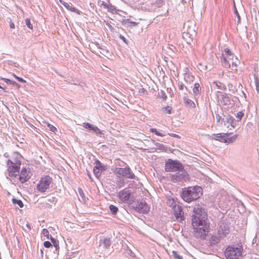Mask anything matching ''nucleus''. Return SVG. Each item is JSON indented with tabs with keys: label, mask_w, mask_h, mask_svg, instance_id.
Returning a JSON list of instances; mask_svg holds the SVG:
<instances>
[{
	"label": "nucleus",
	"mask_w": 259,
	"mask_h": 259,
	"mask_svg": "<svg viewBox=\"0 0 259 259\" xmlns=\"http://www.w3.org/2000/svg\"><path fill=\"white\" fill-rule=\"evenodd\" d=\"M203 194L202 188L198 186L184 188L181 196L184 201L190 203L199 198Z\"/></svg>",
	"instance_id": "f257e3e1"
},
{
	"label": "nucleus",
	"mask_w": 259,
	"mask_h": 259,
	"mask_svg": "<svg viewBox=\"0 0 259 259\" xmlns=\"http://www.w3.org/2000/svg\"><path fill=\"white\" fill-rule=\"evenodd\" d=\"M194 214L192 218V224L193 226H198L200 224L207 223L206 213L204 210L200 207H195L193 209Z\"/></svg>",
	"instance_id": "f03ea898"
},
{
	"label": "nucleus",
	"mask_w": 259,
	"mask_h": 259,
	"mask_svg": "<svg viewBox=\"0 0 259 259\" xmlns=\"http://www.w3.org/2000/svg\"><path fill=\"white\" fill-rule=\"evenodd\" d=\"M225 254L226 259H241L242 248L234 246H228Z\"/></svg>",
	"instance_id": "7ed1b4c3"
},
{
	"label": "nucleus",
	"mask_w": 259,
	"mask_h": 259,
	"mask_svg": "<svg viewBox=\"0 0 259 259\" xmlns=\"http://www.w3.org/2000/svg\"><path fill=\"white\" fill-rule=\"evenodd\" d=\"M53 183L52 178L49 176L42 177L36 185V190L41 193L46 192Z\"/></svg>",
	"instance_id": "20e7f679"
},
{
	"label": "nucleus",
	"mask_w": 259,
	"mask_h": 259,
	"mask_svg": "<svg viewBox=\"0 0 259 259\" xmlns=\"http://www.w3.org/2000/svg\"><path fill=\"white\" fill-rule=\"evenodd\" d=\"M189 179V174L184 168L178 170L177 172L170 176V180L173 183H184Z\"/></svg>",
	"instance_id": "39448f33"
},
{
	"label": "nucleus",
	"mask_w": 259,
	"mask_h": 259,
	"mask_svg": "<svg viewBox=\"0 0 259 259\" xmlns=\"http://www.w3.org/2000/svg\"><path fill=\"white\" fill-rule=\"evenodd\" d=\"M230 133H219L213 134V136L214 140L229 144L235 142L238 136L236 134L230 136Z\"/></svg>",
	"instance_id": "423d86ee"
},
{
	"label": "nucleus",
	"mask_w": 259,
	"mask_h": 259,
	"mask_svg": "<svg viewBox=\"0 0 259 259\" xmlns=\"http://www.w3.org/2000/svg\"><path fill=\"white\" fill-rule=\"evenodd\" d=\"M230 223L226 221H221L217 227V234L221 238H224L230 233Z\"/></svg>",
	"instance_id": "0eeeda50"
},
{
	"label": "nucleus",
	"mask_w": 259,
	"mask_h": 259,
	"mask_svg": "<svg viewBox=\"0 0 259 259\" xmlns=\"http://www.w3.org/2000/svg\"><path fill=\"white\" fill-rule=\"evenodd\" d=\"M184 168L183 164L177 160L169 159L165 164V170L166 172L176 171Z\"/></svg>",
	"instance_id": "6e6552de"
},
{
	"label": "nucleus",
	"mask_w": 259,
	"mask_h": 259,
	"mask_svg": "<svg viewBox=\"0 0 259 259\" xmlns=\"http://www.w3.org/2000/svg\"><path fill=\"white\" fill-rule=\"evenodd\" d=\"M195 236L202 239L205 238L209 229L207 223L200 224L198 226H193Z\"/></svg>",
	"instance_id": "1a4fd4ad"
},
{
	"label": "nucleus",
	"mask_w": 259,
	"mask_h": 259,
	"mask_svg": "<svg viewBox=\"0 0 259 259\" xmlns=\"http://www.w3.org/2000/svg\"><path fill=\"white\" fill-rule=\"evenodd\" d=\"M114 172L119 177L131 179L135 178L134 174L129 167H126L125 168L117 167L115 168Z\"/></svg>",
	"instance_id": "9d476101"
},
{
	"label": "nucleus",
	"mask_w": 259,
	"mask_h": 259,
	"mask_svg": "<svg viewBox=\"0 0 259 259\" xmlns=\"http://www.w3.org/2000/svg\"><path fill=\"white\" fill-rule=\"evenodd\" d=\"M20 166L16 164H13L11 163L7 162V170L9 177H16L19 176L20 172Z\"/></svg>",
	"instance_id": "9b49d317"
},
{
	"label": "nucleus",
	"mask_w": 259,
	"mask_h": 259,
	"mask_svg": "<svg viewBox=\"0 0 259 259\" xmlns=\"http://www.w3.org/2000/svg\"><path fill=\"white\" fill-rule=\"evenodd\" d=\"M31 175V174L28 167H23L19 175V181L21 183H24L30 179Z\"/></svg>",
	"instance_id": "f8f14e48"
},
{
	"label": "nucleus",
	"mask_w": 259,
	"mask_h": 259,
	"mask_svg": "<svg viewBox=\"0 0 259 259\" xmlns=\"http://www.w3.org/2000/svg\"><path fill=\"white\" fill-rule=\"evenodd\" d=\"M133 207L136 211L143 213H145L149 210L148 206L144 201H137Z\"/></svg>",
	"instance_id": "ddd939ff"
},
{
	"label": "nucleus",
	"mask_w": 259,
	"mask_h": 259,
	"mask_svg": "<svg viewBox=\"0 0 259 259\" xmlns=\"http://www.w3.org/2000/svg\"><path fill=\"white\" fill-rule=\"evenodd\" d=\"M22 157L18 152H14L13 153L11 158L7 161L8 162L11 163L13 164H16L18 165H21V160Z\"/></svg>",
	"instance_id": "4468645a"
},
{
	"label": "nucleus",
	"mask_w": 259,
	"mask_h": 259,
	"mask_svg": "<svg viewBox=\"0 0 259 259\" xmlns=\"http://www.w3.org/2000/svg\"><path fill=\"white\" fill-rule=\"evenodd\" d=\"M173 210L174 214L178 221L182 222L184 220V212L181 206L179 205L175 206Z\"/></svg>",
	"instance_id": "2eb2a0df"
},
{
	"label": "nucleus",
	"mask_w": 259,
	"mask_h": 259,
	"mask_svg": "<svg viewBox=\"0 0 259 259\" xmlns=\"http://www.w3.org/2000/svg\"><path fill=\"white\" fill-rule=\"evenodd\" d=\"M131 192L126 189H123L118 193V197L122 202H126L130 199Z\"/></svg>",
	"instance_id": "dca6fc26"
},
{
	"label": "nucleus",
	"mask_w": 259,
	"mask_h": 259,
	"mask_svg": "<svg viewBox=\"0 0 259 259\" xmlns=\"http://www.w3.org/2000/svg\"><path fill=\"white\" fill-rule=\"evenodd\" d=\"M105 169V166L102 164L99 161H96V165L93 169V172L96 177L98 178L100 176L101 172Z\"/></svg>",
	"instance_id": "f3484780"
},
{
	"label": "nucleus",
	"mask_w": 259,
	"mask_h": 259,
	"mask_svg": "<svg viewBox=\"0 0 259 259\" xmlns=\"http://www.w3.org/2000/svg\"><path fill=\"white\" fill-rule=\"evenodd\" d=\"M188 68H185V73H184V80L187 83H191L194 81V76L190 73L188 72Z\"/></svg>",
	"instance_id": "a211bd4d"
},
{
	"label": "nucleus",
	"mask_w": 259,
	"mask_h": 259,
	"mask_svg": "<svg viewBox=\"0 0 259 259\" xmlns=\"http://www.w3.org/2000/svg\"><path fill=\"white\" fill-rule=\"evenodd\" d=\"M220 101L222 104L226 105L230 104V100L227 94L223 93L221 94Z\"/></svg>",
	"instance_id": "6ab92c4d"
},
{
	"label": "nucleus",
	"mask_w": 259,
	"mask_h": 259,
	"mask_svg": "<svg viewBox=\"0 0 259 259\" xmlns=\"http://www.w3.org/2000/svg\"><path fill=\"white\" fill-rule=\"evenodd\" d=\"M221 238L219 235H212L210 238L209 242L211 245H216L220 242Z\"/></svg>",
	"instance_id": "aec40b11"
},
{
	"label": "nucleus",
	"mask_w": 259,
	"mask_h": 259,
	"mask_svg": "<svg viewBox=\"0 0 259 259\" xmlns=\"http://www.w3.org/2000/svg\"><path fill=\"white\" fill-rule=\"evenodd\" d=\"M100 245L103 244L104 248L107 249L110 246L111 241L110 238H104V239L100 240Z\"/></svg>",
	"instance_id": "412c9836"
},
{
	"label": "nucleus",
	"mask_w": 259,
	"mask_h": 259,
	"mask_svg": "<svg viewBox=\"0 0 259 259\" xmlns=\"http://www.w3.org/2000/svg\"><path fill=\"white\" fill-rule=\"evenodd\" d=\"M183 100L185 104H186V106L191 107L192 108H195V104L192 100L188 99L186 97H184Z\"/></svg>",
	"instance_id": "4be33fe9"
},
{
	"label": "nucleus",
	"mask_w": 259,
	"mask_h": 259,
	"mask_svg": "<svg viewBox=\"0 0 259 259\" xmlns=\"http://www.w3.org/2000/svg\"><path fill=\"white\" fill-rule=\"evenodd\" d=\"M99 53L106 57L109 58L111 56L110 52L105 48H99Z\"/></svg>",
	"instance_id": "5701e85b"
},
{
	"label": "nucleus",
	"mask_w": 259,
	"mask_h": 259,
	"mask_svg": "<svg viewBox=\"0 0 259 259\" xmlns=\"http://www.w3.org/2000/svg\"><path fill=\"white\" fill-rule=\"evenodd\" d=\"M221 61H222V64L224 67H225L226 68H229L230 67V64L231 63L230 62V61H229L227 59V57H225L224 56V54H222V57L221 58Z\"/></svg>",
	"instance_id": "b1692460"
},
{
	"label": "nucleus",
	"mask_w": 259,
	"mask_h": 259,
	"mask_svg": "<svg viewBox=\"0 0 259 259\" xmlns=\"http://www.w3.org/2000/svg\"><path fill=\"white\" fill-rule=\"evenodd\" d=\"M200 91V84L198 82L195 83L194 85V88L193 89V92L194 95V96L198 95Z\"/></svg>",
	"instance_id": "393cba45"
},
{
	"label": "nucleus",
	"mask_w": 259,
	"mask_h": 259,
	"mask_svg": "<svg viewBox=\"0 0 259 259\" xmlns=\"http://www.w3.org/2000/svg\"><path fill=\"white\" fill-rule=\"evenodd\" d=\"M227 122L229 123L233 128L236 126V121L234 118L231 116H229L227 118Z\"/></svg>",
	"instance_id": "a878e982"
},
{
	"label": "nucleus",
	"mask_w": 259,
	"mask_h": 259,
	"mask_svg": "<svg viewBox=\"0 0 259 259\" xmlns=\"http://www.w3.org/2000/svg\"><path fill=\"white\" fill-rule=\"evenodd\" d=\"M167 204L170 207L172 208V209L174 208L175 206H177L179 205H177L176 204V202L175 201V200L173 198H169L168 199L167 201Z\"/></svg>",
	"instance_id": "bb28decb"
},
{
	"label": "nucleus",
	"mask_w": 259,
	"mask_h": 259,
	"mask_svg": "<svg viewBox=\"0 0 259 259\" xmlns=\"http://www.w3.org/2000/svg\"><path fill=\"white\" fill-rule=\"evenodd\" d=\"M12 202H13V204H14V205L17 204L21 208L23 207L24 206L22 201L20 200H18L15 198H13Z\"/></svg>",
	"instance_id": "cd10ccee"
},
{
	"label": "nucleus",
	"mask_w": 259,
	"mask_h": 259,
	"mask_svg": "<svg viewBox=\"0 0 259 259\" xmlns=\"http://www.w3.org/2000/svg\"><path fill=\"white\" fill-rule=\"evenodd\" d=\"M213 83L220 90H224L226 89V86L220 82L214 81Z\"/></svg>",
	"instance_id": "c85d7f7f"
},
{
	"label": "nucleus",
	"mask_w": 259,
	"mask_h": 259,
	"mask_svg": "<svg viewBox=\"0 0 259 259\" xmlns=\"http://www.w3.org/2000/svg\"><path fill=\"white\" fill-rule=\"evenodd\" d=\"M155 149L157 150H160L161 151H164L166 150V147H165L163 145L160 143L155 144Z\"/></svg>",
	"instance_id": "c756f323"
},
{
	"label": "nucleus",
	"mask_w": 259,
	"mask_h": 259,
	"mask_svg": "<svg viewBox=\"0 0 259 259\" xmlns=\"http://www.w3.org/2000/svg\"><path fill=\"white\" fill-rule=\"evenodd\" d=\"M3 80H4L7 84H12L13 85H16V86H17V87H19V85L18 83H17L16 82H15V81H13V80H11L9 79H7V78H2Z\"/></svg>",
	"instance_id": "7c9ffc66"
},
{
	"label": "nucleus",
	"mask_w": 259,
	"mask_h": 259,
	"mask_svg": "<svg viewBox=\"0 0 259 259\" xmlns=\"http://www.w3.org/2000/svg\"><path fill=\"white\" fill-rule=\"evenodd\" d=\"M109 209H110L111 212L113 214H116L117 211H118V208L116 206H115V205H110L109 206Z\"/></svg>",
	"instance_id": "2f4dec72"
},
{
	"label": "nucleus",
	"mask_w": 259,
	"mask_h": 259,
	"mask_svg": "<svg viewBox=\"0 0 259 259\" xmlns=\"http://www.w3.org/2000/svg\"><path fill=\"white\" fill-rule=\"evenodd\" d=\"M223 54L224 55V56L228 57V56H229V57H233L231 51L229 49H225Z\"/></svg>",
	"instance_id": "473e14b6"
},
{
	"label": "nucleus",
	"mask_w": 259,
	"mask_h": 259,
	"mask_svg": "<svg viewBox=\"0 0 259 259\" xmlns=\"http://www.w3.org/2000/svg\"><path fill=\"white\" fill-rule=\"evenodd\" d=\"M171 108L169 106H167L165 107H163L162 108V111L166 114H170L171 113Z\"/></svg>",
	"instance_id": "72a5a7b5"
},
{
	"label": "nucleus",
	"mask_w": 259,
	"mask_h": 259,
	"mask_svg": "<svg viewBox=\"0 0 259 259\" xmlns=\"http://www.w3.org/2000/svg\"><path fill=\"white\" fill-rule=\"evenodd\" d=\"M150 131L154 133L157 136H160V137H164L165 135L164 134H162L160 133V132H158L156 128H151L150 130Z\"/></svg>",
	"instance_id": "f704fd0d"
},
{
	"label": "nucleus",
	"mask_w": 259,
	"mask_h": 259,
	"mask_svg": "<svg viewBox=\"0 0 259 259\" xmlns=\"http://www.w3.org/2000/svg\"><path fill=\"white\" fill-rule=\"evenodd\" d=\"M124 23L125 24L127 25L130 24L131 25L133 26H136L138 24L137 22L131 21L130 19L125 20Z\"/></svg>",
	"instance_id": "c9c22d12"
},
{
	"label": "nucleus",
	"mask_w": 259,
	"mask_h": 259,
	"mask_svg": "<svg viewBox=\"0 0 259 259\" xmlns=\"http://www.w3.org/2000/svg\"><path fill=\"white\" fill-rule=\"evenodd\" d=\"M68 10H70L71 12H73L76 13L78 14H80V11L76 9L75 8L73 7V5L72 4H71V5L70 6V7L69 8V9Z\"/></svg>",
	"instance_id": "e433bc0d"
},
{
	"label": "nucleus",
	"mask_w": 259,
	"mask_h": 259,
	"mask_svg": "<svg viewBox=\"0 0 259 259\" xmlns=\"http://www.w3.org/2000/svg\"><path fill=\"white\" fill-rule=\"evenodd\" d=\"M244 116V113L242 111H239L235 115L236 117L238 118V120H240Z\"/></svg>",
	"instance_id": "4c0bfd02"
},
{
	"label": "nucleus",
	"mask_w": 259,
	"mask_h": 259,
	"mask_svg": "<svg viewBox=\"0 0 259 259\" xmlns=\"http://www.w3.org/2000/svg\"><path fill=\"white\" fill-rule=\"evenodd\" d=\"M25 23H26V25H27V26L30 29H33V26L31 24V22H30V19L29 18H27L25 19Z\"/></svg>",
	"instance_id": "58836bf2"
},
{
	"label": "nucleus",
	"mask_w": 259,
	"mask_h": 259,
	"mask_svg": "<svg viewBox=\"0 0 259 259\" xmlns=\"http://www.w3.org/2000/svg\"><path fill=\"white\" fill-rule=\"evenodd\" d=\"M47 125H48V127L49 128L50 131H51V132L56 133V132L57 131V128L56 127H55L54 126H53V125H52L50 123H48Z\"/></svg>",
	"instance_id": "ea45409f"
},
{
	"label": "nucleus",
	"mask_w": 259,
	"mask_h": 259,
	"mask_svg": "<svg viewBox=\"0 0 259 259\" xmlns=\"http://www.w3.org/2000/svg\"><path fill=\"white\" fill-rule=\"evenodd\" d=\"M93 126H94L93 125H92L89 123H84L83 125V126L84 128H87L91 131H92Z\"/></svg>",
	"instance_id": "a19ab883"
},
{
	"label": "nucleus",
	"mask_w": 259,
	"mask_h": 259,
	"mask_svg": "<svg viewBox=\"0 0 259 259\" xmlns=\"http://www.w3.org/2000/svg\"><path fill=\"white\" fill-rule=\"evenodd\" d=\"M159 96L160 97V98L163 99V100H166V98H167V96L165 94V93H164V91H161L159 93Z\"/></svg>",
	"instance_id": "79ce46f5"
},
{
	"label": "nucleus",
	"mask_w": 259,
	"mask_h": 259,
	"mask_svg": "<svg viewBox=\"0 0 259 259\" xmlns=\"http://www.w3.org/2000/svg\"><path fill=\"white\" fill-rule=\"evenodd\" d=\"M172 255L175 258L177 259H183L182 257L178 254V252L176 251H172Z\"/></svg>",
	"instance_id": "37998d69"
},
{
	"label": "nucleus",
	"mask_w": 259,
	"mask_h": 259,
	"mask_svg": "<svg viewBox=\"0 0 259 259\" xmlns=\"http://www.w3.org/2000/svg\"><path fill=\"white\" fill-rule=\"evenodd\" d=\"M42 234L47 237V239H49V237L50 235L49 232L46 229H42Z\"/></svg>",
	"instance_id": "c03bdc74"
},
{
	"label": "nucleus",
	"mask_w": 259,
	"mask_h": 259,
	"mask_svg": "<svg viewBox=\"0 0 259 259\" xmlns=\"http://www.w3.org/2000/svg\"><path fill=\"white\" fill-rule=\"evenodd\" d=\"M255 89L257 92L259 94V80L258 78H255Z\"/></svg>",
	"instance_id": "a18cd8bd"
},
{
	"label": "nucleus",
	"mask_w": 259,
	"mask_h": 259,
	"mask_svg": "<svg viewBox=\"0 0 259 259\" xmlns=\"http://www.w3.org/2000/svg\"><path fill=\"white\" fill-rule=\"evenodd\" d=\"M59 2L68 10L71 4H68L64 2L63 0H60Z\"/></svg>",
	"instance_id": "49530a36"
},
{
	"label": "nucleus",
	"mask_w": 259,
	"mask_h": 259,
	"mask_svg": "<svg viewBox=\"0 0 259 259\" xmlns=\"http://www.w3.org/2000/svg\"><path fill=\"white\" fill-rule=\"evenodd\" d=\"M178 86L180 90H183L184 88H185L186 89H187V87H185L184 84L181 82H179L178 83Z\"/></svg>",
	"instance_id": "de8ad7c7"
},
{
	"label": "nucleus",
	"mask_w": 259,
	"mask_h": 259,
	"mask_svg": "<svg viewBox=\"0 0 259 259\" xmlns=\"http://www.w3.org/2000/svg\"><path fill=\"white\" fill-rule=\"evenodd\" d=\"M92 131H93L95 133H96L97 134H99V133H101L100 129L98 127L95 126L94 125L93 126Z\"/></svg>",
	"instance_id": "09e8293b"
},
{
	"label": "nucleus",
	"mask_w": 259,
	"mask_h": 259,
	"mask_svg": "<svg viewBox=\"0 0 259 259\" xmlns=\"http://www.w3.org/2000/svg\"><path fill=\"white\" fill-rule=\"evenodd\" d=\"M44 245L46 248H49L50 247L52 246L51 243L48 241L44 242Z\"/></svg>",
	"instance_id": "8fccbe9b"
},
{
	"label": "nucleus",
	"mask_w": 259,
	"mask_h": 259,
	"mask_svg": "<svg viewBox=\"0 0 259 259\" xmlns=\"http://www.w3.org/2000/svg\"><path fill=\"white\" fill-rule=\"evenodd\" d=\"M108 11L113 13L114 11V8L111 4H109V7L107 8Z\"/></svg>",
	"instance_id": "3c124183"
},
{
	"label": "nucleus",
	"mask_w": 259,
	"mask_h": 259,
	"mask_svg": "<svg viewBox=\"0 0 259 259\" xmlns=\"http://www.w3.org/2000/svg\"><path fill=\"white\" fill-rule=\"evenodd\" d=\"M109 3L105 2H103L102 3V6L104 8L106 9L109 7Z\"/></svg>",
	"instance_id": "603ef678"
},
{
	"label": "nucleus",
	"mask_w": 259,
	"mask_h": 259,
	"mask_svg": "<svg viewBox=\"0 0 259 259\" xmlns=\"http://www.w3.org/2000/svg\"><path fill=\"white\" fill-rule=\"evenodd\" d=\"M163 1L162 0H158L156 2V5L157 7H160L162 5Z\"/></svg>",
	"instance_id": "864d4df0"
},
{
	"label": "nucleus",
	"mask_w": 259,
	"mask_h": 259,
	"mask_svg": "<svg viewBox=\"0 0 259 259\" xmlns=\"http://www.w3.org/2000/svg\"><path fill=\"white\" fill-rule=\"evenodd\" d=\"M119 38L122 40L125 43L127 44V42H126V40L125 39V38L122 35L120 34L119 35Z\"/></svg>",
	"instance_id": "5fc2aeb1"
},
{
	"label": "nucleus",
	"mask_w": 259,
	"mask_h": 259,
	"mask_svg": "<svg viewBox=\"0 0 259 259\" xmlns=\"http://www.w3.org/2000/svg\"><path fill=\"white\" fill-rule=\"evenodd\" d=\"M17 79L19 82H23V83L26 82V81L24 79H23L22 78L18 77H17Z\"/></svg>",
	"instance_id": "6e6d98bb"
},
{
	"label": "nucleus",
	"mask_w": 259,
	"mask_h": 259,
	"mask_svg": "<svg viewBox=\"0 0 259 259\" xmlns=\"http://www.w3.org/2000/svg\"><path fill=\"white\" fill-rule=\"evenodd\" d=\"M225 57H227V59L230 61V62L233 65L234 64V62H233L232 60L233 59V57H229V56H228V57L227 56H225Z\"/></svg>",
	"instance_id": "4d7b16f0"
},
{
	"label": "nucleus",
	"mask_w": 259,
	"mask_h": 259,
	"mask_svg": "<svg viewBox=\"0 0 259 259\" xmlns=\"http://www.w3.org/2000/svg\"><path fill=\"white\" fill-rule=\"evenodd\" d=\"M26 227L27 229V230H29V231L31 229V226H30V224L28 223H27L26 224Z\"/></svg>",
	"instance_id": "13d9d810"
},
{
	"label": "nucleus",
	"mask_w": 259,
	"mask_h": 259,
	"mask_svg": "<svg viewBox=\"0 0 259 259\" xmlns=\"http://www.w3.org/2000/svg\"><path fill=\"white\" fill-rule=\"evenodd\" d=\"M221 119V116H220L218 114L216 115V119L218 122H219Z\"/></svg>",
	"instance_id": "bf43d9fd"
},
{
	"label": "nucleus",
	"mask_w": 259,
	"mask_h": 259,
	"mask_svg": "<svg viewBox=\"0 0 259 259\" xmlns=\"http://www.w3.org/2000/svg\"><path fill=\"white\" fill-rule=\"evenodd\" d=\"M170 136H171V137H178L179 136L176 135V134H168Z\"/></svg>",
	"instance_id": "052dcab7"
},
{
	"label": "nucleus",
	"mask_w": 259,
	"mask_h": 259,
	"mask_svg": "<svg viewBox=\"0 0 259 259\" xmlns=\"http://www.w3.org/2000/svg\"><path fill=\"white\" fill-rule=\"evenodd\" d=\"M235 14L236 15V16H237L238 17V19L239 20V21L240 20V16H239V13L238 12H237V10L235 11Z\"/></svg>",
	"instance_id": "680f3d73"
},
{
	"label": "nucleus",
	"mask_w": 259,
	"mask_h": 259,
	"mask_svg": "<svg viewBox=\"0 0 259 259\" xmlns=\"http://www.w3.org/2000/svg\"><path fill=\"white\" fill-rule=\"evenodd\" d=\"M10 26L11 28L14 29L15 28V24L13 23H11Z\"/></svg>",
	"instance_id": "e2e57ef3"
},
{
	"label": "nucleus",
	"mask_w": 259,
	"mask_h": 259,
	"mask_svg": "<svg viewBox=\"0 0 259 259\" xmlns=\"http://www.w3.org/2000/svg\"><path fill=\"white\" fill-rule=\"evenodd\" d=\"M13 76L17 79V77H18V76H16L15 74H13Z\"/></svg>",
	"instance_id": "0e129e2a"
},
{
	"label": "nucleus",
	"mask_w": 259,
	"mask_h": 259,
	"mask_svg": "<svg viewBox=\"0 0 259 259\" xmlns=\"http://www.w3.org/2000/svg\"><path fill=\"white\" fill-rule=\"evenodd\" d=\"M88 176H89V178H90L91 180H92V177H91V175H90V174H88Z\"/></svg>",
	"instance_id": "69168bd1"
},
{
	"label": "nucleus",
	"mask_w": 259,
	"mask_h": 259,
	"mask_svg": "<svg viewBox=\"0 0 259 259\" xmlns=\"http://www.w3.org/2000/svg\"><path fill=\"white\" fill-rule=\"evenodd\" d=\"M79 192L80 194L81 195V193H82V191L81 190H80L79 191Z\"/></svg>",
	"instance_id": "338daca9"
},
{
	"label": "nucleus",
	"mask_w": 259,
	"mask_h": 259,
	"mask_svg": "<svg viewBox=\"0 0 259 259\" xmlns=\"http://www.w3.org/2000/svg\"><path fill=\"white\" fill-rule=\"evenodd\" d=\"M58 246H59V245H58V244H57L55 245V247H56V248H57V247H58Z\"/></svg>",
	"instance_id": "774afa93"
}]
</instances>
